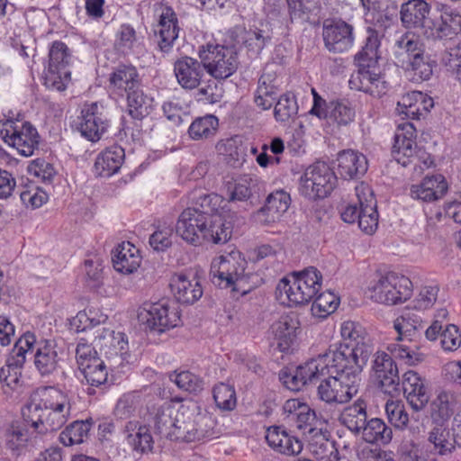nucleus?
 <instances>
[{"mask_svg":"<svg viewBox=\"0 0 461 461\" xmlns=\"http://www.w3.org/2000/svg\"><path fill=\"white\" fill-rule=\"evenodd\" d=\"M270 39L271 37L267 32L257 28L245 32L242 37L246 48L255 55L261 52Z\"/></svg>","mask_w":461,"mask_h":461,"instance_id":"nucleus-62","label":"nucleus"},{"mask_svg":"<svg viewBox=\"0 0 461 461\" xmlns=\"http://www.w3.org/2000/svg\"><path fill=\"white\" fill-rule=\"evenodd\" d=\"M247 261L239 251L215 257L211 263V281L220 288H230L231 292L241 295L251 289V275L245 272Z\"/></svg>","mask_w":461,"mask_h":461,"instance_id":"nucleus-6","label":"nucleus"},{"mask_svg":"<svg viewBox=\"0 0 461 461\" xmlns=\"http://www.w3.org/2000/svg\"><path fill=\"white\" fill-rule=\"evenodd\" d=\"M110 126L104 106L98 102H86L76 121L77 130L91 142L101 140Z\"/></svg>","mask_w":461,"mask_h":461,"instance_id":"nucleus-14","label":"nucleus"},{"mask_svg":"<svg viewBox=\"0 0 461 461\" xmlns=\"http://www.w3.org/2000/svg\"><path fill=\"white\" fill-rule=\"evenodd\" d=\"M321 285V273L310 267L283 277L277 284L276 295L280 303L288 307L304 305L318 294Z\"/></svg>","mask_w":461,"mask_h":461,"instance_id":"nucleus-5","label":"nucleus"},{"mask_svg":"<svg viewBox=\"0 0 461 461\" xmlns=\"http://www.w3.org/2000/svg\"><path fill=\"white\" fill-rule=\"evenodd\" d=\"M337 184V176L325 162L309 166L299 180L300 194L311 200L328 196Z\"/></svg>","mask_w":461,"mask_h":461,"instance_id":"nucleus-11","label":"nucleus"},{"mask_svg":"<svg viewBox=\"0 0 461 461\" xmlns=\"http://www.w3.org/2000/svg\"><path fill=\"white\" fill-rule=\"evenodd\" d=\"M171 287L176 299L185 304L194 303L203 294L202 285L197 278L194 276L189 278L182 274L173 278Z\"/></svg>","mask_w":461,"mask_h":461,"instance_id":"nucleus-39","label":"nucleus"},{"mask_svg":"<svg viewBox=\"0 0 461 461\" xmlns=\"http://www.w3.org/2000/svg\"><path fill=\"white\" fill-rule=\"evenodd\" d=\"M291 203L290 195L285 191L271 193L265 204L252 215L253 221L261 226H272L278 222L288 210Z\"/></svg>","mask_w":461,"mask_h":461,"instance_id":"nucleus-23","label":"nucleus"},{"mask_svg":"<svg viewBox=\"0 0 461 461\" xmlns=\"http://www.w3.org/2000/svg\"><path fill=\"white\" fill-rule=\"evenodd\" d=\"M125 433L126 440L133 451L145 454L152 450L154 441L148 427L129 421L125 426Z\"/></svg>","mask_w":461,"mask_h":461,"instance_id":"nucleus-42","label":"nucleus"},{"mask_svg":"<svg viewBox=\"0 0 461 461\" xmlns=\"http://www.w3.org/2000/svg\"><path fill=\"white\" fill-rule=\"evenodd\" d=\"M158 20L155 28L158 47L163 53H169L178 38L180 26L174 9L167 5H161L158 9Z\"/></svg>","mask_w":461,"mask_h":461,"instance_id":"nucleus-20","label":"nucleus"},{"mask_svg":"<svg viewBox=\"0 0 461 461\" xmlns=\"http://www.w3.org/2000/svg\"><path fill=\"white\" fill-rule=\"evenodd\" d=\"M139 86H142V79L137 68L131 64H118L108 75L107 91L116 100L122 99Z\"/></svg>","mask_w":461,"mask_h":461,"instance_id":"nucleus-18","label":"nucleus"},{"mask_svg":"<svg viewBox=\"0 0 461 461\" xmlns=\"http://www.w3.org/2000/svg\"><path fill=\"white\" fill-rule=\"evenodd\" d=\"M384 409L387 419L392 425L400 429H403L407 427L409 415L402 402L393 400L387 401Z\"/></svg>","mask_w":461,"mask_h":461,"instance_id":"nucleus-61","label":"nucleus"},{"mask_svg":"<svg viewBox=\"0 0 461 461\" xmlns=\"http://www.w3.org/2000/svg\"><path fill=\"white\" fill-rule=\"evenodd\" d=\"M340 335L341 342L330 346L321 355L363 369L373 352L366 329L358 322L346 321L340 326Z\"/></svg>","mask_w":461,"mask_h":461,"instance_id":"nucleus-4","label":"nucleus"},{"mask_svg":"<svg viewBox=\"0 0 461 461\" xmlns=\"http://www.w3.org/2000/svg\"><path fill=\"white\" fill-rule=\"evenodd\" d=\"M330 120L338 125H348L354 121L355 110L344 100H332L329 103Z\"/></svg>","mask_w":461,"mask_h":461,"instance_id":"nucleus-55","label":"nucleus"},{"mask_svg":"<svg viewBox=\"0 0 461 461\" xmlns=\"http://www.w3.org/2000/svg\"><path fill=\"white\" fill-rule=\"evenodd\" d=\"M198 56L203 60L206 72L215 79H226L238 68V52L234 45L209 42L199 48Z\"/></svg>","mask_w":461,"mask_h":461,"instance_id":"nucleus-9","label":"nucleus"},{"mask_svg":"<svg viewBox=\"0 0 461 461\" xmlns=\"http://www.w3.org/2000/svg\"><path fill=\"white\" fill-rule=\"evenodd\" d=\"M137 318L145 330L158 334L176 327L180 322L178 309L167 300L142 303L138 309Z\"/></svg>","mask_w":461,"mask_h":461,"instance_id":"nucleus-10","label":"nucleus"},{"mask_svg":"<svg viewBox=\"0 0 461 461\" xmlns=\"http://www.w3.org/2000/svg\"><path fill=\"white\" fill-rule=\"evenodd\" d=\"M122 100H126L129 115L135 120L136 129L125 126V134H131L133 139L140 135V123L154 109V99L143 92L142 86L131 91Z\"/></svg>","mask_w":461,"mask_h":461,"instance_id":"nucleus-21","label":"nucleus"},{"mask_svg":"<svg viewBox=\"0 0 461 461\" xmlns=\"http://www.w3.org/2000/svg\"><path fill=\"white\" fill-rule=\"evenodd\" d=\"M144 404L143 393L140 391H131L123 393L117 401L114 414L121 420L130 419L140 414Z\"/></svg>","mask_w":461,"mask_h":461,"instance_id":"nucleus-45","label":"nucleus"},{"mask_svg":"<svg viewBox=\"0 0 461 461\" xmlns=\"http://www.w3.org/2000/svg\"><path fill=\"white\" fill-rule=\"evenodd\" d=\"M215 427L216 421L210 413L183 408L176 415L171 436L174 440L185 442L210 440L218 437Z\"/></svg>","mask_w":461,"mask_h":461,"instance_id":"nucleus-7","label":"nucleus"},{"mask_svg":"<svg viewBox=\"0 0 461 461\" xmlns=\"http://www.w3.org/2000/svg\"><path fill=\"white\" fill-rule=\"evenodd\" d=\"M380 41L378 33L372 29L367 30L365 45L355 56V61L359 68H372L379 59Z\"/></svg>","mask_w":461,"mask_h":461,"instance_id":"nucleus-44","label":"nucleus"},{"mask_svg":"<svg viewBox=\"0 0 461 461\" xmlns=\"http://www.w3.org/2000/svg\"><path fill=\"white\" fill-rule=\"evenodd\" d=\"M323 368H319V399L329 404H344L358 393L363 369L346 363H337L322 356Z\"/></svg>","mask_w":461,"mask_h":461,"instance_id":"nucleus-2","label":"nucleus"},{"mask_svg":"<svg viewBox=\"0 0 461 461\" xmlns=\"http://www.w3.org/2000/svg\"><path fill=\"white\" fill-rule=\"evenodd\" d=\"M176 232L185 241L200 245L203 241L225 243L230 238V227L218 216L207 215L193 207L185 208L178 216Z\"/></svg>","mask_w":461,"mask_h":461,"instance_id":"nucleus-3","label":"nucleus"},{"mask_svg":"<svg viewBox=\"0 0 461 461\" xmlns=\"http://www.w3.org/2000/svg\"><path fill=\"white\" fill-rule=\"evenodd\" d=\"M268 447L276 453L285 456H297L303 448V442L283 426H270L266 431Z\"/></svg>","mask_w":461,"mask_h":461,"instance_id":"nucleus-29","label":"nucleus"},{"mask_svg":"<svg viewBox=\"0 0 461 461\" xmlns=\"http://www.w3.org/2000/svg\"><path fill=\"white\" fill-rule=\"evenodd\" d=\"M402 385L404 397L411 409L415 411H421L429 401V393L424 380L418 373L410 370L404 373Z\"/></svg>","mask_w":461,"mask_h":461,"instance_id":"nucleus-31","label":"nucleus"},{"mask_svg":"<svg viewBox=\"0 0 461 461\" xmlns=\"http://www.w3.org/2000/svg\"><path fill=\"white\" fill-rule=\"evenodd\" d=\"M205 66L202 59L185 56L174 63V74L179 86L186 90L197 88L205 76Z\"/></svg>","mask_w":461,"mask_h":461,"instance_id":"nucleus-25","label":"nucleus"},{"mask_svg":"<svg viewBox=\"0 0 461 461\" xmlns=\"http://www.w3.org/2000/svg\"><path fill=\"white\" fill-rule=\"evenodd\" d=\"M425 45L420 37L412 32H405L399 35L393 46V56L395 63L402 67L410 64V60L421 55Z\"/></svg>","mask_w":461,"mask_h":461,"instance_id":"nucleus-32","label":"nucleus"},{"mask_svg":"<svg viewBox=\"0 0 461 461\" xmlns=\"http://www.w3.org/2000/svg\"><path fill=\"white\" fill-rule=\"evenodd\" d=\"M393 328L397 331V340L414 341L420 337L425 328L423 318L415 310L407 309L393 321Z\"/></svg>","mask_w":461,"mask_h":461,"instance_id":"nucleus-35","label":"nucleus"},{"mask_svg":"<svg viewBox=\"0 0 461 461\" xmlns=\"http://www.w3.org/2000/svg\"><path fill=\"white\" fill-rule=\"evenodd\" d=\"M322 355L312 358L303 365L296 367L295 370L281 371L280 380L284 385L291 391H299L308 383L318 380L319 368L322 369L324 366L321 363Z\"/></svg>","mask_w":461,"mask_h":461,"instance_id":"nucleus-26","label":"nucleus"},{"mask_svg":"<svg viewBox=\"0 0 461 461\" xmlns=\"http://www.w3.org/2000/svg\"><path fill=\"white\" fill-rule=\"evenodd\" d=\"M370 297L374 302L387 305L401 303L411 295V281L395 272H388L381 276L369 287Z\"/></svg>","mask_w":461,"mask_h":461,"instance_id":"nucleus-13","label":"nucleus"},{"mask_svg":"<svg viewBox=\"0 0 461 461\" xmlns=\"http://www.w3.org/2000/svg\"><path fill=\"white\" fill-rule=\"evenodd\" d=\"M212 395L216 406L222 411H232L237 404L236 392L232 385L219 383L214 385Z\"/></svg>","mask_w":461,"mask_h":461,"instance_id":"nucleus-54","label":"nucleus"},{"mask_svg":"<svg viewBox=\"0 0 461 461\" xmlns=\"http://www.w3.org/2000/svg\"><path fill=\"white\" fill-rule=\"evenodd\" d=\"M358 436L370 444L387 445L393 438V430L382 419L368 418Z\"/></svg>","mask_w":461,"mask_h":461,"instance_id":"nucleus-43","label":"nucleus"},{"mask_svg":"<svg viewBox=\"0 0 461 461\" xmlns=\"http://www.w3.org/2000/svg\"><path fill=\"white\" fill-rule=\"evenodd\" d=\"M372 377L384 393L394 395L400 392L398 367L387 353H375L372 363Z\"/></svg>","mask_w":461,"mask_h":461,"instance_id":"nucleus-17","label":"nucleus"},{"mask_svg":"<svg viewBox=\"0 0 461 461\" xmlns=\"http://www.w3.org/2000/svg\"><path fill=\"white\" fill-rule=\"evenodd\" d=\"M415 138L416 130L412 123L403 122L399 124L394 135L392 153L397 163L402 167L412 164L415 169L419 167L420 170H424L432 166L433 160L424 151L417 153Z\"/></svg>","mask_w":461,"mask_h":461,"instance_id":"nucleus-8","label":"nucleus"},{"mask_svg":"<svg viewBox=\"0 0 461 461\" xmlns=\"http://www.w3.org/2000/svg\"><path fill=\"white\" fill-rule=\"evenodd\" d=\"M402 341H396L389 343L386 349L391 353V357L404 360L405 364L414 366L423 360L422 354L416 352Z\"/></svg>","mask_w":461,"mask_h":461,"instance_id":"nucleus-59","label":"nucleus"},{"mask_svg":"<svg viewBox=\"0 0 461 461\" xmlns=\"http://www.w3.org/2000/svg\"><path fill=\"white\" fill-rule=\"evenodd\" d=\"M31 335L34 341L28 349V354H32L34 366L41 375H50L58 369L61 359L57 343L49 339L37 341L35 335Z\"/></svg>","mask_w":461,"mask_h":461,"instance_id":"nucleus-22","label":"nucleus"},{"mask_svg":"<svg viewBox=\"0 0 461 461\" xmlns=\"http://www.w3.org/2000/svg\"><path fill=\"white\" fill-rule=\"evenodd\" d=\"M461 32V14L450 8L443 7L440 17L426 25L425 37L432 40L452 39Z\"/></svg>","mask_w":461,"mask_h":461,"instance_id":"nucleus-24","label":"nucleus"},{"mask_svg":"<svg viewBox=\"0 0 461 461\" xmlns=\"http://www.w3.org/2000/svg\"><path fill=\"white\" fill-rule=\"evenodd\" d=\"M92 425V419L75 420L59 433V440L65 447L82 444L87 439Z\"/></svg>","mask_w":461,"mask_h":461,"instance_id":"nucleus-46","label":"nucleus"},{"mask_svg":"<svg viewBox=\"0 0 461 461\" xmlns=\"http://www.w3.org/2000/svg\"><path fill=\"white\" fill-rule=\"evenodd\" d=\"M348 86L352 90L362 91L374 97L383 96L389 87L384 77L371 68H359L354 72L348 80Z\"/></svg>","mask_w":461,"mask_h":461,"instance_id":"nucleus-28","label":"nucleus"},{"mask_svg":"<svg viewBox=\"0 0 461 461\" xmlns=\"http://www.w3.org/2000/svg\"><path fill=\"white\" fill-rule=\"evenodd\" d=\"M124 158L125 152L121 146H111L97 156L95 171L101 177H109L119 171Z\"/></svg>","mask_w":461,"mask_h":461,"instance_id":"nucleus-38","label":"nucleus"},{"mask_svg":"<svg viewBox=\"0 0 461 461\" xmlns=\"http://www.w3.org/2000/svg\"><path fill=\"white\" fill-rule=\"evenodd\" d=\"M38 402L23 411L25 422L38 434L57 431L77 412V398L70 391L46 386L39 391Z\"/></svg>","mask_w":461,"mask_h":461,"instance_id":"nucleus-1","label":"nucleus"},{"mask_svg":"<svg viewBox=\"0 0 461 461\" xmlns=\"http://www.w3.org/2000/svg\"><path fill=\"white\" fill-rule=\"evenodd\" d=\"M259 179L256 176L244 174L226 184V201L247 202L258 190Z\"/></svg>","mask_w":461,"mask_h":461,"instance_id":"nucleus-37","label":"nucleus"},{"mask_svg":"<svg viewBox=\"0 0 461 461\" xmlns=\"http://www.w3.org/2000/svg\"><path fill=\"white\" fill-rule=\"evenodd\" d=\"M172 409L169 406L160 405L154 408L152 422L158 433L174 440L173 430H175L176 417L172 418Z\"/></svg>","mask_w":461,"mask_h":461,"instance_id":"nucleus-50","label":"nucleus"},{"mask_svg":"<svg viewBox=\"0 0 461 461\" xmlns=\"http://www.w3.org/2000/svg\"><path fill=\"white\" fill-rule=\"evenodd\" d=\"M322 38L324 46L330 52L343 53L349 50L354 44V28L342 20L325 22Z\"/></svg>","mask_w":461,"mask_h":461,"instance_id":"nucleus-19","label":"nucleus"},{"mask_svg":"<svg viewBox=\"0 0 461 461\" xmlns=\"http://www.w3.org/2000/svg\"><path fill=\"white\" fill-rule=\"evenodd\" d=\"M33 341L31 332L24 333L14 345V355L0 369V382L12 391L17 390L23 384L22 368L26 361L28 349L32 347Z\"/></svg>","mask_w":461,"mask_h":461,"instance_id":"nucleus-16","label":"nucleus"},{"mask_svg":"<svg viewBox=\"0 0 461 461\" xmlns=\"http://www.w3.org/2000/svg\"><path fill=\"white\" fill-rule=\"evenodd\" d=\"M431 5L424 0H409L401 5L400 18L405 28L421 27L425 35L426 25L431 22L427 19Z\"/></svg>","mask_w":461,"mask_h":461,"instance_id":"nucleus-33","label":"nucleus"},{"mask_svg":"<svg viewBox=\"0 0 461 461\" xmlns=\"http://www.w3.org/2000/svg\"><path fill=\"white\" fill-rule=\"evenodd\" d=\"M80 370L87 384L92 386H100L107 381L106 366L100 357L94 359L88 365L81 367Z\"/></svg>","mask_w":461,"mask_h":461,"instance_id":"nucleus-57","label":"nucleus"},{"mask_svg":"<svg viewBox=\"0 0 461 461\" xmlns=\"http://www.w3.org/2000/svg\"><path fill=\"white\" fill-rule=\"evenodd\" d=\"M49 67L45 75L46 85L58 91H63L70 80V71L68 69L70 53L68 46L56 41L49 51Z\"/></svg>","mask_w":461,"mask_h":461,"instance_id":"nucleus-15","label":"nucleus"},{"mask_svg":"<svg viewBox=\"0 0 461 461\" xmlns=\"http://www.w3.org/2000/svg\"><path fill=\"white\" fill-rule=\"evenodd\" d=\"M190 205L197 211H203L207 215H212L214 212H218L221 203L225 202V199L217 194H208L202 188L194 189L189 194Z\"/></svg>","mask_w":461,"mask_h":461,"instance_id":"nucleus-48","label":"nucleus"},{"mask_svg":"<svg viewBox=\"0 0 461 461\" xmlns=\"http://www.w3.org/2000/svg\"><path fill=\"white\" fill-rule=\"evenodd\" d=\"M169 380L173 382L179 389L198 393L203 389V380L194 373L188 370H176L169 375Z\"/></svg>","mask_w":461,"mask_h":461,"instance_id":"nucleus-51","label":"nucleus"},{"mask_svg":"<svg viewBox=\"0 0 461 461\" xmlns=\"http://www.w3.org/2000/svg\"><path fill=\"white\" fill-rule=\"evenodd\" d=\"M338 172L344 179L362 176L367 171V159L362 153L354 149L342 150L338 154Z\"/></svg>","mask_w":461,"mask_h":461,"instance_id":"nucleus-34","label":"nucleus"},{"mask_svg":"<svg viewBox=\"0 0 461 461\" xmlns=\"http://www.w3.org/2000/svg\"><path fill=\"white\" fill-rule=\"evenodd\" d=\"M307 440L309 451L319 461H342L336 442L326 429L311 428Z\"/></svg>","mask_w":461,"mask_h":461,"instance_id":"nucleus-27","label":"nucleus"},{"mask_svg":"<svg viewBox=\"0 0 461 461\" xmlns=\"http://www.w3.org/2000/svg\"><path fill=\"white\" fill-rule=\"evenodd\" d=\"M447 191V183L442 175L425 176L420 183L410 187V196L414 200L431 203L443 198Z\"/></svg>","mask_w":461,"mask_h":461,"instance_id":"nucleus-30","label":"nucleus"},{"mask_svg":"<svg viewBox=\"0 0 461 461\" xmlns=\"http://www.w3.org/2000/svg\"><path fill=\"white\" fill-rule=\"evenodd\" d=\"M96 339L101 351L107 358L120 357L121 360L123 359V356L128 350V338L125 333L104 329Z\"/></svg>","mask_w":461,"mask_h":461,"instance_id":"nucleus-41","label":"nucleus"},{"mask_svg":"<svg viewBox=\"0 0 461 461\" xmlns=\"http://www.w3.org/2000/svg\"><path fill=\"white\" fill-rule=\"evenodd\" d=\"M218 126V118L214 115L207 114L193 121L188 128V134L194 140H207L216 134Z\"/></svg>","mask_w":461,"mask_h":461,"instance_id":"nucleus-49","label":"nucleus"},{"mask_svg":"<svg viewBox=\"0 0 461 461\" xmlns=\"http://www.w3.org/2000/svg\"><path fill=\"white\" fill-rule=\"evenodd\" d=\"M28 170L30 174L41 179L44 183H51L57 174L54 166L45 158L33 159L30 163Z\"/></svg>","mask_w":461,"mask_h":461,"instance_id":"nucleus-64","label":"nucleus"},{"mask_svg":"<svg viewBox=\"0 0 461 461\" xmlns=\"http://www.w3.org/2000/svg\"><path fill=\"white\" fill-rule=\"evenodd\" d=\"M431 417L437 422H444L447 420L453 410L449 402V395L447 393H440L436 399H434L430 405Z\"/></svg>","mask_w":461,"mask_h":461,"instance_id":"nucleus-63","label":"nucleus"},{"mask_svg":"<svg viewBox=\"0 0 461 461\" xmlns=\"http://www.w3.org/2000/svg\"><path fill=\"white\" fill-rule=\"evenodd\" d=\"M86 282L91 288H97L101 285L104 277V265L102 258L95 255L85 260Z\"/></svg>","mask_w":461,"mask_h":461,"instance_id":"nucleus-60","label":"nucleus"},{"mask_svg":"<svg viewBox=\"0 0 461 461\" xmlns=\"http://www.w3.org/2000/svg\"><path fill=\"white\" fill-rule=\"evenodd\" d=\"M312 304V314L319 319H324L333 313L339 304V298L330 291L316 295Z\"/></svg>","mask_w":461,"mask_h":461,"instance_id":"nucleus-52","label":"nucleus"},{"mask_svg":"<svg viewBox=\"0 0 461 461\" xmlns=\"http://www.w3.org/2000/svg\"><path fill=\"white\" fill-rule=\"evenodd\" d=\"M0 137L24 157L33 155L40 143L37 129L31 122L20 120L1 121Z\"/></svg>","mask_w":461,"mask_h":461,"instance_id":"nucleus-12","label":"nucleus"},{"mask_svg":"<svg viewBox=\"0 0 461 461\" xmlns=\"http://www.w3.org/2000/svg\"><path fill=\"white\" fill-rule=\"evenodd\" d=\"M424 98L425 95L420 91L406 94L398 102L399 112L411 119H420L421 102Z\"/></svg>","mask_w":461,"mask_h":461,"instance_id":"nucleus-56","label":"nucleus"},{"mask_svg":"<svg viewBox=\"0 0 461 461\" xmlns=\"http://www.w3.org/2000/svg\"><path fill=\"white\" fill-rule=\"evenodd\" d=\"M298 104L293 93L288 92L282 95L275 106V118L278 122H287L296 116Z\"/></svg>","mask_w":461,"mask_h":461,"instance_id":"nucleus-58","label":"nucleus"},{"mask_svg":"<svg viewBox=\"0 0 461 461\" xmlns=\"http://www.w3.org/2000/svg\"><path fill=\"white\" fill-rule=\"evenodd\" d=\"M112 260L116 271L122 274H131L139 268L141 256L139 249L132 243L123 241L113 251Z\"/></svg>","mask_w":461,"mask_h":461,"instance_id":"nucleus-36","label":"nucleus"},{"mask_svg":"<svg viewBox=\"0 0 461 461\" xmlns=\"http://www.w3.org/2000/svg\"><path fill=\"white\" fill-rule=\"evenodd\" d=\"M366 410V402L362 398H358L352 404L343 409L339 420L349 431L357 436L361 433L362 428L368 420Z\"/></svg>","mask_w":461,"mask_h":461,"instance_id":"nucleus-40","label":"nucleus"},{"mask_svg":"<svg viewBox=\"0 0 461 461\" xmlns=\"http://www.w3.org/2000/svg\"><path fill=\"white\" fill-rule=\"evenodd\" d=\"M436 62L430 55L424 51L421 55L410 60V64L402 66L413 82H422L429 80L432 74Z\"/></svg>","mask_w":461,"mask_h":461,"instance_id":"nucleus-47","label":"nucleus"},{"mask_svg":"<svg viewBox=\"0 0 461 461\" xmlns=\"http://www.w3.org/2000/svg\"><path fill=\"white\" fill-rule=\"evenodd\" d=\"M428 440L433 445L434 451L441 456L453 452L456 443L454 438H450V433L442 427L434 428L429 434Z\"/></svg>","mask_w":461,"mask_h":461,"instance_id":"nucleus-53","label":"nucleus"}]
</instances>
